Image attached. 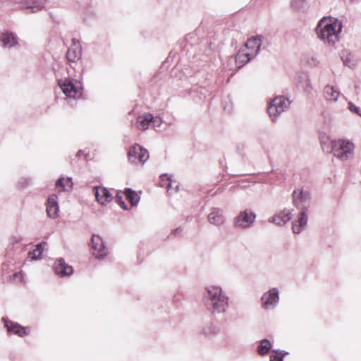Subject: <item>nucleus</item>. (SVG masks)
<instances>
[{
	"label": "nucleus",
	"instance_id": "obj_1",
	"mask_svg": "<svg viewBox=\"0 0 361 361\" xmlns=\"http://www.w3.org/2000/svg\"><path fill=\"white\" fill-rule=\"evenodd\" d=\"M203 299L206 309L212 314L224 313L228 307V298L219 286H207Z\"/></svg>",
	"mask_w": 361,
	"mask_h": 361
},
{
	"label": "nucleus",
	"instance_id": "obj_2",
	"mask_svg": "<svg viewBox=\"0 0 361 361\" xmlns=\"http://www.w3.org/2000/svg\"><path fill=\"white\" fill-rule=\"evenodd\" d=\"M341 30V23L337 19L331 18H323L316 27L317 37L329 45H334L338 41Z\"/></svg>",
	"mask_w": 361,
	"mask_h": 361
},
{
	"label": "nucleus",
	"instance_id": "obj_3",
	"mask_svg": "<svg viewBox=\"0 0 361 361\" xmlns=\"http://www.w3.org/2000/svg\"><path fill=\"white\" fill-rule=\"evenodd\" d=\"M321 146L324 152L326 153H333L335 157L341 159L346 160L352 154L354 145L352 142L345 140H331L329 137L324 136L320 137Z\"/></svg>",
	"mask_w": 361,
	"mask_h": 361
},
{
	"label": "nucleus",
	"instance_id": "obj_4",
	"mask_svg": "<svg viewBox=\"0 0 361 361\" xmlns=\"http://www.w3.org/2000/svg\"><path fill=\"white\" fill-rule=\"evenodd\" d=\"M290 102L288 98L283 96L275 97L268 106V112L273 121L277 119V117L285 111L290 106Z\"/></svg>",
	"mask_w": 361,
	"mask_h": 361
},
{
	"label": "nucleus",
	"instance_id": "obj_5",
	"mask_svg": "<svg viewBox=\"0 0 361 361\" xmlns=\"http://www.w3.org/2000/svg\"><path fill=\"white\" fill-rule=\"evenodd\" d=\"M256 219V214L251 209H246L240 212L233 220V225L237 228L245 229L251 227Z\"/></svg>",
	"mask_w": 361,
	"mask_h": 361
},
{
	"label": "nucleus",
	"instance_id": "obj_6",
	"mask_svg": "<svg viewBox=\"0 0 361 361\" xmlns=\"http://www.w3.org/2000/svg\"><path fill=\"white\" fill-rule=\"evenodd\" d=\"M129 161L133 164L145 163L149 158V152L140 145H135L128 153Z\"/></svg>",
	"mask_w": 361,
	"mask_h": 361
},
{
	"label": "nucleus",
	"instance_id": "obj_7",
	"mask_svg": "<svg viewBox=\"0 0 361 361\" xmlns=\"http://www.w3.org/2000/svg\"><path fill=\"white\" fill-rule=\"evenodd\" d=\"M91 247L93 250V255L98 259H102L108 255V249L102 238L98 235H92Z\"/></svg>",
	"mask_w": 361,
	"mask_h": 361
},
{
	"label": "nucleus",
	"instance_id": "obj_8",
	"mask_svg": "<svg viewBox=\"0 0 361 361\" xmlns=\"http://www.w3.org/2000/svg\"><path fill=\"white\" fill-rule=\"evenodd\" d=\"M308 221L307 207H303L297 220L292 223V230L295 234L300 233L306 227Z\"/></svg>",
	"mask_w": 361,
	"mask_h": 361
},
{
	"label": "nucleus",
	"instance_id": "obj_9",
	"mask_svg": "<svg viewBox=\"0 0 361 361\" xmlns=\"http://www.w3.org/2000/svg\"><path fill=\"white\" fill-rule=\"evenodd\" d=\"M293 204L299 207L300 206L305 207V204L310 202L311 195L308 190L303 188L295 190L292 194Z\"/></svg>",
	"mask_w": 361,
	"mask_h": 361
},
{
	"label": "nucleus",
	"instance_id": "obj_10",
	"mask_svg": "<svg viewBox=\"0 0 361 361\" xmlns=\"http://www.w3.org/2000/svg\"><path fill=\"white\" fill-rule=\"evenodd\" d=\"M82 56V47L78 40L75 38L72 39V44L66 51V56L68 61L75 62L78 61Z\"/></svg>",
	"mask_w": 361,
	"mask_h": 361
},
{
	"label": "nucleus",
	"instance_id": "obj_11",
	"mask_svg": "<svg viewBox=\"0 0 361 361\" xmlns=\"http://www.w3.org/2000/svg\"><path fill=\"white\" fill-rule=\"evenodd\" d=\"M279 300V293L277 288H273L264 293L262 297L263 305L266 308L276 306Z\"/></svg>",
	"mask_w": 361,
	"mask_h": 361
},
{
	"label": "nucleus",
	"instance_id": "obj_12",
	"mask_svg": "<svg viewBox=\"0 0 361 361\" xmlns=\"http://www.w3.org/2000/svg\"><path fill=\"white\" fill-rule=\"evenodd\" d=\"M54 272L56 275L64 277L73 274V268L68 265L63 258L57 259L54 265Z\"/></svg>",
	"mask_w": 361,
	"mask_h": 361
},
{
	"label": "nucleus",
	"instance_id": "obj_13",
	"mask_svg": "<svg viewBox=\"0 0 361 361\" xmlns=\"http://www.w3.org/2000/svg\"><path fill=\"white\" fill-rule=\"evenodd\" d=\"M14 1L20 4L27 12L35 13L44 7L45 0H14Z\"/></svg>",
	"mask_w": 361,
	"mask_h": 361
},
{
	"label": "nucleus",
	"instance_id": "obj_14",
	"mask_svg": "<svg viewBox=\"0 0 361 361\" xmlns=\"http://www.w3.org/2000/svg\"><path fill=\"white\" fill-rule=\"evenodd\" d=\"M46 211L50 218L55 219L59 216V207L56 195L53 194L48 197Z\"/></svg>",
	"mask_w": 361,
	"mask_h": 361
},
{
	"label": "nucleus",
	"instance_id": "obj_15",
	"mask_svg": "<svg viewBox=\"0 0 361 361\" xmlns=\"http://www.w3.org/2000/svg\"><path fill=\"white\" fill-rule=\"evenodd\" d=\"M262 35H257L249 39L245 43V50H249V53L252 54V56H256L260 51L262 46Z\"/></svg>",
	"mask_w": 361,
	"mask_h": 361
},
{
	"label": "nucleus",
	"instance_id": "obj_16",
	"mask_svg": "<svg viewBox=\"0 0 361 361\" xmlns=\"http://www.w3.org/2000/svg\"><path fill=\"white\" fill-rule=\"evenodd\" d=\"M93 190L97 200L102 205H105L113 200L112 195L106 188L94 187Z\"/></svg>",
	"mask_w": 361,
	"mask_h": 361
},
{
	"label": "nucleus",
	"instance_id": "obj_17",
	"mask_svg": "<svg viewBox=\"0 0 361 361\" xmlns=\"http://www.w3.org/2000/svg\"><path fill=\"white\" fill-rule=\"evenodd\" d=\"M1 320L4 323V326L8 333H13L21 337L27 334L26 328L20 326L19 324L11 322L5 317H3Z\"/></svg>",
	"mask_w": 361,
	"mask_h": 361
},
{
	"label": "nucleus",
	"instance_id": "obj_18",
	"mask_svg": "<svg viewBox=\"0 0 361 361\" xmlns=\"http://www.w3.org/2000/svg\"><path fill=\"white\" fill-rule=\"evenodd\" d=\"M293 216L292 211L283 209L277 214L269 219V222L274 223L278 226H283L288 222Z\"/></svg>",
	"mask_w": 361,
	"mask_h": 361
},
{
	"label": "nucleus",
	"instance_id": "obj_19",
	"mask_svg": "<svg viewBox=\"0 0 361 361\" xmlns=\"http://www.w3.org/2000/svg\"><path fill=\"white\" fill-rule=\"evenodd\" d=\"M208 221L215 226L223 224L225 221L223 210L219 208H213L208 215Z\"/></svg>",
	"mask_w": 361,
	"mask_h": 361
},
{
	"label": "nucleus",
	"instance_id": "obj_20",
	"mask_svg": "<svg viewBox=\"0 0 361 361\" xmlns=\"http://www.w3.org/2000/svg\"><path fill=\"white\" fill-rule=\"evenodd\" d=\"M0 42L4 48H11L18 42V38L12 32H5L0 36Z\"/></svg>",
	"mask_w": 361,
	"mask_h": 361
},
{
	"label": "nucleus",
	"instance_id": "obj_21",
	"mask_svg": "<svg viewBox=\"0 0 361 361\" xmlns=\"http://www.w3.org/2000/svg\"><path fill=\"white\" fill-rule=\"evenodd\" d=\"M59 84L65 95L70 98L75 97L78 93V89L71 81L65 80L63 82H59Z\"/></svg>",
	"mask_w": 361,
	"mask_h": 361
},
{
	"label": "nucleus",
	"instance_id": "obj_22",
	"mask_svg": "<svg viewBox=\"0 0 361 361\" xmlns=\"http://www.w3.org/2000/svg\"><path fill=\"white\" fill-rule=\"evenodd\" d=\"M340 96L339 90L331 85H327L324 88V97L326 101L336 102Z\"/></svg>",
	"mask_w": 361,
	"mask_h": 361
},
{
	"label": "nucleus",
	"instance_id": "obj_23",
	"mask_svg": "<svg viewBox=\"0 0 361 361\" xmlns=\"http://www.w3.org/2000/svg\"><path fill=\"white\" fill-rule=\"evenodd\" d=\"M254 56H252V54L245 51V49H240L235 55V63L237 66L238 68L243 67Z\"/></svg>",
	"mask_w": 361,
	"mask_h": 361
},
{
	"label": "nucleus",
	"instance_id": "obj_24",
	"mask_svg": "<svg viewBox=\"0 0 361 361\" xmlns=\"http://www.w3.org/2000/svg\"><path fill=\"white\" fill-rule=\"evenodd\" d=\"M151 121H154V116L150 114L140 116L137 118V128L143 130L148 129Z\"/></svg>",
	"mask_w": 361,
	"mask_h": 361
},
{
	"label": "nucleus",
	"instance_id": "obj_25",
	"mask_svg": "<svg viewBox=\"0 0 361 361\" xmlns=\"http://www.w3.org/2000/svg\"><path fill=\"white\" fill-rule=\"evenodd\" d=\"M271 348V342L267 338H264L260 341V343L257 347V352L259 355L264 356L269 353Z\"/></svg>",
	"mask_w": 361,
	"mask_h": 361
},
{
	"label": "nucleus",
	"instance_id": "obj_26",
	"mask_svg": "<svg viewBox=\"0 0 361 361\" xmlns=\"http://www.w3.org/2000/svg\"><path fill=\"white\" fill-rule=\"evenodd\" d=\"M45 245H47L46 242L37 244L35 249L28 252V258L32 260L39 259L44 250L43 247Z\"/></svg>",
	"mask_w": 361,
	"mask_h": 361
},
{
	"label": "nucleus",
	"instance_id": "obj_27",
	"mask_svg": "<svg viewBox=\"0 0 361 361\" xmlns=\"http://www.w3.org/2000/svg\"><path fill=\"white\" fill-rule=\"evenodd\" d=\"M73 181L71 178H60L56 183V188H62L63 190H71L73 188Z\"/></svg>",
	"mask_w": 361,
	"mask_h": 361
},
{
	"label": "nucleus",
	"instance_id": "obj_28",
	"mask_svg": "<svg viewBox=\"0 0 361 361\" xmlns=\"http://www.w3.org/2000/svg\"><path fill=\"white\" fill-rule=\"evenodd\" d=\"M124 194L126 197V199L133 206H135L138 203L140 197L135 191L130 188H126L124 191Z\"/></svg>",
	"mask_w": 361,
	"mask_h": 361
},
{
	"label": "nucleus",
	"instance_id": "obj_29",
	"mask_svg": "<svg viewBox=\"0 0 361 361\" xmlns=\"http://www.w3.org/2000/svg\"><path fill=\"white\" fill-rule=\"evenodd\" d=\"M219 328L213 324H209L202 329V334L207 337H212L219 333Z\"/></svg>",
	"mask_w": 361,
	"mask_h": 361
},
{
	"label": "nucleus",
	"instance_id": "obj_30",
	"mask_svg": "<svg viewBox=\"0 0 361 361\" xmlns=\"http://www.w3.org/2000/svg\"><path fill=\"white\" fill-rule=\"evenodd\" d=\"M307 6V0H291L290 7L294 11H303Z\"/></svg>",
	"mask_w": 361,
	"mask_h": 361
},
{
	"label": "nucleus",
	"instance_id": "obj_31",
	"mask_svg": "<svg viewBox=\"0 0 361 361\" xmlns=\"http://www.w3.org/2000/svg\"><path fill=\"white\" fill-rule=\"evenodd\" d=\"M270 361H283V355L282 352L273 350V353L270 355Z\"/></svg>",
	"mask_w": 361,
	"mask_h": 361
},
{
	"label": "nucleus",
	"instance_id": "obj_32",
	"mask_svg": "<svg viewBox=\"0 0 361 361\" xmlns=\"http://www.w3.org/2000/svg\"><path fill=\"white\" fill-rule=\"evenodd\" d=\"M348 109L361 117V109L355 106L352 102H348Z\"/></svg>",
	"mask_w": 361,
	"mask_h": 361
},
{
	"label": "nucleus",
	"instance_id": "obj_33",
	"mask_svg": "<svg viewBox=\"0 0 361 361\" xmlns=\"http://www.w3.org/2000/svg\"><path fill=\"white\" fill-rule=\"evenodd\" d=\"M343 62L345 66H348L350 68H353L355 66V63L353 60L350 59L349 56H346L345 57H342Z\"/></svg>",
	"mask_w": 361,
	"mask_h": 361
},
{
	"label": "nucleus",
	"instance_id": "obj_34",
	"mask_svg": "<svg viewBox=\"0 0 361 361\" xmlns=\"http://www.w3.org/2000/svg\"><path fill=\"white\" fill-rule=\"evenodd\" d=\"M115 200L116 203L119 204L123 209H127V206L123 200L122 195H121L120 193H117Z\"/></svg>",
	"mask_w": 361,
	"mask_h": 361
},
{
	"label": "nucleus",
	"instance_id": "obj_35",
	"mask_svg": "<svg viewBox=\"0 0 361 361\" xmlns=\"http://www.w3.org/2000/svg\"><path fill=\"white\" fill-rule=\"evenodd\" d=\"M30 183H31L30 178H22L19 180V186L21 188H24L28 186L30 184Z\"/></svg>",
	"mask_w": 361,
	"mask_h": 361
},
{
	"label": "nucleus",
	"instance_id": "obj_36",
	"mask_svg": "<svg viewBox=\"0 0 361 361\" xmlns=\"http://www.w3.org/2000/svg\"><path fill=\"white\" fill-rule=\"evenodd\" d=\"M23 279V273L21 271L16 272L12 276V280L14 282H20Z\"/></svg>",
	"mask_w": 361,
	"mask_h": 361
},
{
	"label": "nucleus",
	"instance_id": "obj_37",
	"mask_svg": "<svg viewBox=\"0 0 361 361\" xmlns=\"http://www.w3.org/2000/svg\"><path fill=\"white\" fill-rule=\"evenodd\" d=\"M151 123L153 124L154 127H159L161 123V121L159 118L154 117V121H151Z\"/></svg>",
	"mask_w": 361,
	"mask_h": 361
},
{
	"label": "nucleus",
	"instance_id": "obj_38",
	"mask_svg": "<svg viewBox=\"0 0 361 361\" xmlns=\"http://www.w3.org/2000/svg\"><path fill=\"white\" fill-rule=\"evenodd\" d=\"M183 228L181 227H178L175 230H173L171 233L172 235H177L182 233Z\"/></svg>",
	"mask_w": 361,
	"mask_h": 361
},
{
	"label": "nucleus",
	"instance_id": "obj_39",
	"mask_svg": "<svg viewBox=\"0 0 361 361\" xmlns=\"http://www.w3.org/2000/svg\"><path fill=\"white\" fill-rule=\"evenodd\" d=\"M160 178L162 182L170 181L171 180L170 177L166 173L161 175Z\"/></svg>",
	"mask_w": 361,
	"mask_h": 361
},
{
	"label": "nucleus",
	"instance_id": "obj_40",
	"mask_svg": "<svg viewBox=\"0 0 361 361\" xmlns=\"http://www.w3.org/2000/svg\"><path fill=\"white\" fill-rule=\"evenodd\" d=\"M278 352H282V354L283 355V357L286 355H288V353L285 351V350H278Z\"/></svg>",
	"mask_w": 361,
	"mask_h": 361
},
{
	"label": "nucleus",
	"instance_id": "obj_41",
	"mask_svg": "<svg viewBox=\"0 0 361 361\" xmlns=\"http://www.w3.org/2000/svg\"><path fill=\"white\" fill-rule=\"evenodd\" d=\"M171 183L170 182L168 183L167 185H166V188H168V190L171 188Z\"/></svg>",
	"mask_w": 361,
	"mask_h": 361
},
{
	"label": "nucleus",
	"instance_id": "obj_42",
	"mask_svg": "<svg viewBox=\"0 0 361 361\" xmlns=\"http://www.w3.org/2000/svg\"><path fill=\"white\" fill-rule=\"evenodd\" d=\"M79 155H81L80 151H79L78 152H77V156H79Z\"/></svg>",
	"mask_w": 361,
	"mask_h": 361
},
{
	"label": "nucleus",
	"instance_id": "obj_43",
	"mask_svg": "<svg viewBox=\"0 0 361 361\" xmlns=\"http://www.w3.org/2000/svg\"><path fill=\"white\" fill-rule=\"evenodd\" d=\"M79 155H81L80 151H79L78 152H77V156H79Z\"/></svg>",
	"mask_w": 361,
	"mask_h": 361
}]
</instances>
